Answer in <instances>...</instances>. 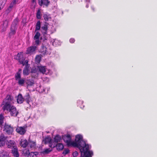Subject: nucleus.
<instances>
[{"label": "nucleus", "instance_id": "obj_16", "mask_svg": "<svg viewBox=\"0 0 157 157\" xmlns=\"http://www.w3.org/2000/svg\"><path fill=\"white\" fill-rule=\"evenodd\" d=\"M23 98L24 100L26 101L27 103H29L31 99L29 93H26L25 95L24 96Z\"/></svg>", "mask_w": 157, "mask_h": 157}, {"label": "nucleus", "instance_id": "obj_4", "mask_svg": "<svg viewBox=\"0 0 157 157\" xmlns=\"http://www.w3.org/2000/svg\"><path fill=\"white\" fill-rule=\"evenodd\" d=\"M19 21L17 18L15 19L13 21L10 29V31L9 34L10 36L14 35L16 33Z\"/></svg>", "mask_w": 157, "mask_h": 157}, {"label": "nucleus", "instance_id": "obj_36", "mask_svg": "<svg viewBox=\"0 0 157 157\" xmlns=\"http://www.w3.org/2000/svg\"><path fill=\"white\" fill-rule=\"evenodd\" d=\"M29 69L24 68L23 70V74L24 75H28L29 74Z\"/></svg>", "mask_w": 157, "mask_h": 157}, {"label": "nucleus", "instance_id": "obj_46", "mask_svg": "<svg viewBox=\"0 0 157 157\" xmlns=\"http://www.w3.org/2000/svg\"><path fill=\"white\" fill-rule=\"evenodd\" d=\"M75 40L74 38H71L69 40V41L71 43H73L74 42Z\"/></svg>", "mask_w": 157, "mask_h": 157}, {"label": "nucleus", "instance_id": "obj_53", "mask_svg": "<svg viewBox=\"0 0 157 157\" xmlns=\"http://www.w3.org/2000/svg\"><path fill=\"white\" fill-rule=\"evenodd\" d=\"M3 8V7H2V6L0 5V10L2 9Z\"/></svg>", "mask_w": 157, "mask_h": 157}, {"label": "nucleus", "instance_id": "obj_19", "mask_svg": "<svg viewBox=\"0 0 157 157\" xmlns=\"http://www.w3.org/2000/svg\"><path fill=\"white\" fill-rule=\"evenodd\" d=\"M38 69L40 72L43 74L45 73L46 70V68L45 66H38Z\"/></svg>", "mask_w": 157, "mask_h": 157}, {"label": "nucleus", "instance_id": "obj_24", "mask_svg": "<svg viewBox=\"0 0 157 157\" xmlns=\"http://www.w3.org/2000/svg\"><path fill=\"white\" fill-rule=\"evenodd\" d=\"M40 29V21H37L36 25V28L35 30V32L36 31L39 30Z\"/></svg>", "mask_w": 157, "mask_h": 157}, {"label": "nucleus", "instance_id": "obj_51", "mask_svg": "<svg viewBox=\"0 0 157 157\" xmlns=\"http://www.w3.org/2000/svg\"><path fill=\"white\" fill-rule=\"evenodd\" d=\"M91 8L92 9V10H93V11H94V8L92 6Z\"/></svg>", "mask_w": 157, "mask_h": 157}, {"label": "nucleus", "instance_id": "obj_27", "mask_svg": "<svg viewBox=\"0 0 157 157\" xmlns=\"http://www.w3.org/2000/svg\"><path fill=\"white\" fill-rule=\"evenodd\" d=\"M25 82L28 85L32 86L34 83V81L32 79H27L25 80Z\"/></svg>", "mask_w": 157, "mask_h": 157}, {"label": "nucleus", "instance_id": "obj_28", "mask_svg": "<svg viewBox=\"0 0 157 157\" xmlns=\"http://www.w3.org/2000/svg\"><path fill=\"white\" fill-rule=\"evenodd\" d=\"M83 102V101H82L80 100H78L77 102L78 106H79L82 109L84 107V105L82 106L81 105L82 104Z\"/></svg>", "mask_w": 157, "mask_h": 157}, {"label": "nucleus", "instance_id": "obj_52", "mask_svg": "<svg viewBox=\"0 0 157 157\" xmlns=\"http://www.w3.org/2000/svg\"><path fill=\"white\" fill-rule=\"evenodd\" d=\"M86 2H90V0H85Z\"/></svg>", "mask_w": 157, "mask_h": 157}, {"label": "nucleus", "instance_id": "obj_38", "mask_svg": "<svg viewBox=\"0 0 157 157\" xmlns=\"http://www.w3.org/2000/svg\"><path fill=\"white\" fill-rule=\"evenodd\" d=\"M70 151L68 149H65L64 151L63 152V154L65 155H66L68 154Z\"/></svg>", "mask_w": 157, "mask_h": 157}, {"label": "nucleus", "instance_id": "obj_10", "mask_svg": "<svg viewBox=\"0 0 157 157\" xmlns=\"http://www.w3.org/2000/svg\"><path fill=\"white\" fill-rule=\"evenodd\" d=\"M36 48V46H32L29 47L26 51V53L27 54H32L35 52Z\"/></svg>", "mask_w": 157, "mask_h": 157}, {"label": "nucleus", "instance_id": "obj_3", "mask_svg": "<svg viewBox=\"0 0 157 157\" xmlns=\"http://www.w3.org/2000/svg\"><path fill=\"white\" fill-rule=\"evenodd\" d=\"M91 146L86 147L85 149L84 148L81 150V155L80 157H92L93 155V152L92 151L89 150Z\"/></svg>", "mask_w": 157, "mask_h": 157}, {"label": "nucleus", "instance_id": "obj_12", "mask_svg": "<svg viewBox=\"0 0 157 157\" xmlns=\"http://www.w3.org/2000/svg\"><path fill=\"white\" fill-rule=\"evenodd\" d=\"M11 153L14 157H19V156L18 149L16 147L11 150Z\"/></svg>", "mask_w": 157, "mask_h": 157}, {"label": "nucleus", "instance_id": "obj_15", "mask_svg": "<svg viewBox=\"0 0 157 157\" xmlns=\"http://www.w3.org/2000/svg\"><path fill=\"white\" fill-rule=\"evenodd\" d=\"M47 51L46 47L44 46L43 44L41 48L40 49V52H41L43 55H45L46 54H48V53L47 52Z\"/></svg>", "mask_w": 157, "mask_h": 157}, {"label": "nucleus", "instance_id": "obj_43", "mask_svg": "<svg viewBox=\"0 0 157 157\" xmlns=\"http://www.w3.org/2000/svg\"><path fill=\"white\" fill-rule=\"evenodd\" d=\"M78 153L77 151H75L73 152L72 154L73 156L74 157H76L78 155Z\"/></svg>", "mask_w": 157, "mask_h": 157}, {"label": "nucleus", "instance_id": "obj_42", "mask_svg": "<svg viewBox=\"0 0 157 157\" xmlns=\"http://www.w3.org/2000/svg\"><path fill=\"white\" fill-rule=\"evenodd\" d=\"M25 156H29L30 155V152L29 150H27L25 152Z\"/></svg>", "mask_w": 157, "mask_h": 157}, {"label": "nucleus", "instance_id": "obj_39", "mask_svg": "<svg viewBox=\"0 0 157 157\" xmlns=\"http://www.w3.org/2000/svg\"><path fill=\"white\" fill-rule=\"evenodd\" d=\"M35 40V41L34 42V44L36 46L39 44L40 42L39 40V39H36Z\"/></svg>", "mask_w": 157, "mask_h": 157}, {"label": "nucleus", "instance_id": "obj_21", "mask_svg": "<svg viewBox=\"0 0 157 157\" xmlns=\"http://www.w3.org/2000/svg\"><path fill=\"white\" fill-rule=\"evenodd\" d=\"M21 70L19 69V71L17 72L15 75V78L16 80H19L21 78Z\"/></svg>", "mask_w": 157, "mask_h": 157}, {"label": "nucleus", "instance_id": "obj_26", "mask_svg": "<svg viewBox=\"0 0 157 157\" xmlns=\"http://www.w3.org/2000/svg\"><path fill=\"white\" fill-rule=\"evenodd\" d=\"M43 17L45 21H47L51 19L50 14H44L43 15Z\"/></svg>", "mask_w": 157, "mask_h": 157}, {"label": "nucleus", "instance_id": "obj_50", "mask_svg": "<svg viewBox=\"0 0 157 157\" xmlns=\"http://www.w3.org/2000/svg\"><path fill=\"white\" fill-rule=\"evenodd\" d=\"M86 7L87 8H88L89 7V5H88V4H87L86 5Z\"/></svg>", "mask_w": 157, "mask_h": 157}, {"label": "nucleus", "instance_id": "obj_25", "mask_svg": "<svg viewBox=\"0 0 157 157\" xmlns=\"http://www.w3.org/2000/svg\"><path fill=\"white\" fill-rule=\"evenodd\" d=\"M18 84L20 86H23L25 81L24 78H21L17 80Z\"/></svg>", "mask_w": 157, "mask_h": 157}, {"label": "nucleus", "instance_id": "obj_22", "mask_svg": "<svg viewBox=\"0 0 157 157\" xmlns=\"http://www.w3.org/2000/svg\"><path fill=\"white\" fill-rule=\"evenodd\" d=\"M56 144V147L58 151H60L62 150L64 148V146L62 144L58 143Z\"/></svg>", "mask_w": 157, "mask_h": 157}, {"label": "nucleus", "instance_id": "obj_14", "mask_svg": "<svg viewBox=\"0 0 157 157\" xmlns=\"http://www.w3.org/2000/svg\"><path fill=\"white\" fill-rule=\"evenodd\" d=\"M28 144V142L26 140L21 139L20 141V145L23 147H25Z\"/></svg>", "mask_w": 157, "mask_h": 157}, {"label": "nucleus", "instance_id": "obj_30", "mask_svg": "<svg viewBox=\"0 0 157 157\" xmlns=\"http://www.w3.org/2000/svg\"><path fill=\"white\" fill-rule=\"evenodd\" d=\"M6 139V137H5L3 134H2L0 135V141L2 142H4L5 141Z\"/></svg>", "mask_w": 157, "mask_h": 157}, {"label": "nucleus", "instance_id": "obj_20", "mask_svg": "<svg viewBox=\"0 0 157 157\" xmlns=\"http://www.w3.org/2000/svg\"><path fill=\"white\" fill-rule=\"evenodd\" d=\"M62 139V138L59 135H57L56 136L54 139V142L55 143H57L59 142H60Z\"/></svg>", "mask_w": 157, "mask_h": 157}, {"label": "nucleus", "instance_id": "obj_41", "mask_svg": "<svg viewBox=\"0 0 157 157\" xmlns=\"http://www.w3.org/2000/svg\"><path fill=\"white\" fill-rule=\"evenodd\" d=\"M35 60L37 62H39L40 61V56L38 55L35 58Z\"/></svg>", "mask_w": 157, "mask_h": 157}, {"label": "nucleus", "instance_id": "obj_7", "mask_svg": "<svg viewBox=\"0 0 157 157\" xmlns=\"http://www.w3.org/2000/svg\"><path fill=\"white\" fill-rule=\"evenodd\" d=\"M38 3L41 6L47 7L50 4V2L49 0H38Z\"/></svg>", "mask_w": 157, "mask_h": 157}, {"label": "nucleus", "instance_id": "obj_5", "mask_svg": "<svg viewBox=\"0 0 157 157\" xmlns=\"http://www.w3.org/2000/svg\"><path fill=\"white\" fill-rule=\"evenodd\" d=\"M17 57H18V59L20 64H22L23 66H25V64L28 63V60L27 59L25 60V58L23 56L22 52L18 53L17 54Z\"/></svg>", "mask_w": 157, "mask_h": 157}, {"label": "nucleus", "instance_id": "obj_1", "mask_svg": "<svg viewBox=\"0 0 157 157\" xmlns=\"http://www.w3.org/2000/svg\"><path fill=\"white\" fill-rule=\"evenodd\" d=\"M62 138L68 146H73L77 147L79 148L80 151L82 149L84 148L85 149L87 147L88 148L91 146L86 144V142L83 140L82 136L80 134L76 136L75 142L71 141V137L69 134L63 136Z\"/></svg>", "mask_w": 157, "mask_h": 157}, {"label": "nucleus", "instance_id": "obj_9", "mask_svg": "<svg viewBox=\"0 0 157 157\" xmlns=\"http://www.w3.org/2000/svg\"><path fill=\"white\" fill-rule=\"evenodd\" d=\"M16 131L19 134L22 135L24 134L26 132V128L25 127H17Z\"/></svg>", "mask_w": 157, "mask_h": 157}, {"label": "nucleus", "instance_id": "obj_45", "mask_svg": "<svg viewBox=\"0 0 157 157\" xmlns=\"http://www.w3.org/2000/svg\"><path fill=\"white\" fill-rule=\"evenodd\" d=\"M41 32L44 36H45L47 34V31H42Z\"/></svg>", "mask_w": 157, "mask_h": 157}, {"label": "nucleus", "instance_id": "obj_11", "mask_svg": "<svg viewBox=\"0 0 157 157\" xmlns=\"http://www.w3.org/2000/svg\"><path fill=\"white\" fill-rule=\"evenodd\" d=\"M15 142L13 140H10L6 143V145L9 148H15Z\"/></svg>", "mask_w": 157, "mask_h": 157}, {"label": "nucleus", "instance_id": "obj_31", "mask_svg": "<svg viewBox=\"0 0 157 157\" xmlns=\"http://www.w3.org/2000/svg\"><path fill=\"white\" fill-rule=\"evenodd\" d=\"M40 36V33L38 32H36L35 34L34 37V39H39Z\"/></svg>", "mask_w": 157, "mask_h": 157}, {"label": "nucleus", "instance_id": "obj_34", "mask_svg": "<svg viewBox=\"0 0 157 157\" xmlns=\"http://www.w3.org/2000/svg\"><path fill=\"white\" fill-rule=\"evenodd\" d=\"M52 140L51 139L49 138L46 137L45 138L44 141V142L45 144H47L48 143H49Z\"/></svg>", "mask_w": 157, "mask_h": 157}, {"label": "nucleus", "instance_id": "obj_29", "mask_svg": "<svg viewBox=\"0 0 157 157\" xmlns=\"http://www.w3.org/2000/svg\"><path fill=\"white\" fill-rule=\"evenodd\" d=\"M55 142L54 141H53L52 140L49 143V146L50 147L52 148H54L56 146V144L55 143L54 144Z\"/></svg>", "mask_w": 157, "mask_h": 157}, {"label": "nucleus", "instance_id": "obj_13", "mask_svg": "<svg viewBox=\"0 0 157 157\" xmlns=\"http://www.w3.org/2000/svg\"><path fill=\"white\" fill-rule=\"evenodd\" d=\"M52 151V149H50V148H46L44 149V150L40 152V155H45L48 154L50 152Z\"/></svg>", "mask_w": 157, "mask_h": 157}, {"label": "nucleus", "instance_id": "obj_32", "mask_svg": "<svg viewBox=\"0 0 157 157\" xmlns=\"http://www.w3.org/2000/svg\"><path fill=\"white\" fill-rule=\"evenodd\" d=\"M41 12L40 10H38L37 12L36 13V17L37 19H40L41 18Z\"/></svg>", "mask_w": 157, "mask_h": 157}, {"label": "nucleus", "instance_id": "obj_44", "mask_svg": "<svg viewBox=\"0 0 157 157\" xmlns=\"http://www.w3.org/2000/svg\"><path fill=\"white\" fill-rule=\"evenodd\" d=\"M25 67L24 68L29 69V65L28 64V63L25 64Z\"/></svg>", "mask_w": 157, "mask_h": 157}, {"label": "nucleus", "instance_id": "obj_33", "mask_svg": "<svg viewBox=\"0 0 157 157\" xmlns=\"http://www.w3.org/2000/svg\"><path fill=\"white\" fill-rule=\"evenodd\" d=\"M6 3V0H1L0 1V5L3 8Z\"/></svg>", "mask_w": 157, "mask_h": 157}, {"label": "nucleus", "instance_id": "obj_48", "mask_svg": "<svg viewBox=\"0 0 157 157\" xmlns=\"http://www.w3.org/2000/svg\"><path fill=\"white\" fill-rule=\"evenodd\" d=\"M4 144V142H2V141H0V147L3 146Z\"/></svg>", "mask_w": 157, "mask_h": 157}, {"label": "nucleus", "instance_id": "obj_2", "mask_svg": "<svg viewBox=\"0 0 157 157\" xmlns=\"http://www.w3.org/2000/svg\"><path fill=\"white\" fill-rule=\"evenodd\" d=\"M13 97L8 94L3 100L1 106L2 110L6 113H10L11 116L16 117L19 113L16 107L13 105Z\"/></svg>", "mask_w": 157, "mask_h": 157}, {"label": "nucleus", "instance_id": "obj_17", "mask_svg": "<svg viewBox=\"0 0 157 157\" xmlns=\"http://www.w3.org/2000/svg\"><path fill=\"white\" fill-rule=\"evenodd\" d=\"M8 21L7 20H6L3 21L2 25V31H5L6 30V28L8 27Z\"/></svg>", "mask_w": 157, "mask_h": 157}, {"label": "nucleus", "instance_id": "obj_6", "mask_svg": "<svg viewBox=\"0 0 157 157\" xmlns=\"http://www.w3.org/2000/svg\"><path fill=\"white\" fill-rule=\"evenodd\" d=\"M3 131L6 132L7 134H11L12 133L13 129V127L11 126V125H9L6 123H5L3 126Z\"/></svg>", "mask_w": 157, "mask_h": 157}, {"label": "nucleus", "instance_id": "obj_8", "mask_svg": "<svg viewBox=\"0 0 157 157\" xmlns=\"http://www.w3.org/2000/svg\"><path fill=\"white\" fill-rule=\"evenodd\" d=\"M18 0H13L10 4L8 8L6 10V12L7 13H9L11 11L13 7L15 5Z\"/></svg>", "mask_w": 157, "mask_h": 157}, {"label": "nucleus", "instance_id": "obj_54", "mask_svg": "<svg viewBox=\"0 0 157 157\" xmlns=\"http://www.w3.org/2000/svg\"><path fill=\"white\" fill-rule=\"evenodd\" d=\"M2 155H3V156H5V152H3L2 154Z\"/></svg>", "mask_w": 157, "mask_h": 157}, {"label": "nucleus", "instance_id": "obj_49", "mask_svg": "<svg viewBox=\"0 0 157 157\" xmlns=\"http://www.w3.org/2000/svg\"><path fill=\"white\" fill-rule=\"evenodd\" d=\"M36 0H32V2L33 3L35 2H36Z\"/></svg>", "mask_w": 157, "mask_h": 157}, {"label": "nucleus", "instance_id": "obj_23", "mask_svg": "<svg viewBox=\"0 0 157 157\" xmlns=\"http://www.w3.org/2000/svg\"><path fill=\"white\" fill-rule=\"evenodd\" d=\"M4 117L2 114H0V127L2 128L3 127L4 123Z\"/></svg>", "mask_w": 157, "mask_h": 157}, {"label": "nucleus", "instance_id": "obj_55", "mask_svg": "<svg viewBox=\"0 0 157 157\" xmlns=\"http://www.w3.org/2000/svg\"><path fill=\"white\" fill-rule=\"evenodd\" d=\"M44 40H47V39L45 38V37H44Z\"/></svg>", "mask_w": 157, "mask_h": 157}, {"label": "nucleus", "instance_id": "obj_37", "mask_svg": "<svg viewBox=\"0 0 157 157\" xmlns=\"http://www.w3.org/2000/svg\"><path fill=\"white\" fill-rule=\"evenodd\" d=\"M29 145L30 148H34L35 147L36 144L35 142L30 143L29 144Z\"/></svg>", "mask_w": 157, "mask_h": 157}, {"label": "nucleus", "instance_id": "obj_47", "mask_svg": "<svg viewBox=\"0 0 157 157\" xmlns=\"http://www.w3.org/2000/svg\"><path fill=\"white\" fill-rule=\"evenodd\" d=\"M48 88H44L43 89V91L42 92H45V93H48Z\"/></svg>", "mask_w": 157, "mask_h": 157}, {"label": "nucleus", "instance_id": "obj_18", "mask_svg": "<svg viewBox=\"0 0 157 157\" xmlns=\"http://www.w3.org/2000/svg\"><path fill=\"white\" fill-rule=\"evenodd\" d=\"M24 101L23 98L21 94H19L17 99V101L18 103L21 104Z\"/></svg>", "mask_w": 157, "mask_h": 157}, {"label": "nucleus", "instance_id": "obj_40", "mask_svg": "<svg viewBox=\"0 0 157 157\" xmlns=\"http://www.w3.org/2000/svg\"><path fill=\"white\" fill-rule=\"evenodd\" d=\"M37 71V69L35 68H33L31 70V72L32 73H36Z\"/></svg>", "mask_w": 157, "mask_h": 157}, {"label": "nucleus", "instance_id": "obj_35", "mask_svg": "<svg viewBox=\"0 0 157 157\" xmlns=\"http://www.w3.org/2000/svg\"><path fill=\"white\" fill-rule=\"evenodd\" d=\"M48 26L46 25H44L43 26L41 27V31H47Z\"/></svg>", "mask_w": 157, "mask_h": 157}]
</instances>
